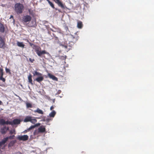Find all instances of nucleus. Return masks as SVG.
Returning <instances> with one entry per match:
<instances>
[{
    "label": "nucleus",
    "mask_w": 154,
    "mask_h": 154,
    "mask_svg": "<svg viewBox=\"0 0 154 154\" xmlns=\"http://www.w3.org/2000/svg\"><path fill=\"white\" fill-rule=\"evenodd\" d=\"M33 49L35 50V51L37 55L40 57H44V55L45 54H48L49 53L45 50H41V48L38 46L34 44V45L32 46Z\"/></svg>",
    "instance_id": "obj_1"
},
{
    "label": "nucleus",
    "mask_w": 154,
    "mask_h": 154,
    "mask_svg": "<svg viewBox=\"0 0 154 154\" xmlns=\"http://www.w3.org/2000/svg\"><path fill=\"white\" fill-rule=\"evenodd\" d=\"M15 10L17 14H20L22 13L24 9L23 5L20 3L16 4L14 6Z\"/></svg>",
    "instance_id": "obj_2"
},
{
    "label": "nucleus",
    "mask_w": 154,
    "mask_h": 154,
    "mask_svg": "<svg viewBox=\"0 0 154 154\" xmlns=\"http://www.w3.org/2000/svg\"><path fill=\"white\" fill-rule=\"evenodd\" d=\"M23 121L25 122H30L32 124H35L37 122L36 119H33V117L31 116H26L24 119Z\"/></svg>",
    "instance_id": "obj_3"
},
{
    "label": "nucleus",
    "mask_w": 154,
    "mask_h": 154,
    "mask_svg": "<svg viewBox=\"0 0 154 154\" xmlns=\"http://www.w3.org/2000/svg\"><path fill=\"white\" fill-rule=\"evenodd\" d=\"M29 139V136L27 135H24L22 136H18L17 137V139L20 141L22 140L26 141Z\"/></svg>",
    "instance_id": "obj_4"
},
{
    "label": "nucleus",
    "mask_w": 154,
    "mask_h": 154,
    "mask_svg": "<svg viewBox=\"0 0 154 154\" xmlns=\"http://www.w3.org/2000/svg\"><path fill=\"white\" fill-rule=\"evenodd\" d=\"M32 17L30 16L26 15L23 17L22 20L24 22L26 23L30 21Z\"/></svg>",
    "instance_id": "obj_5"
},
{
    "label": "nucleus",
    "mask_w": 154,
    "mask_h": 154,
    "mask_svg": "<svg viewBox=\"0 0 154 154\" xmlns=\"http://www.w3.org/2000/svg\"><path fill=\"white\" fill-rule=\"evenodd\" d=\"M9 128L8 127H7L6 126L2 128H1V133L3 134H5L7 131L9 130Z\"/></svg>",
    "instance_id": "obj_6"
},
{
    "label": "nucleus",
    "mask_w": 154,
    "mask_h": 154,
    "mask_svg": "<svg viewBox=\"0 0 154 154\" xmlns=\"http://www.w3.org/2000/svg\"><path fill=\"white\" fill-rule=\"evenodd\" d=\"M20 121L19 119H14L11 121V125L18 124L20 123Z\"/></svg>",
    "instance_id": "obj_7"
},
{
    "label": "nucleus",
    "mask_w": 154,
    "mask_h": 154,
    "mask_svg": "<svg viewBox=\"0 0 154 154\" xmlns=\"http://www.w3.org/2000/svg\"><path fill=\"white\" fill-rule=\"evenodd\" d=\"M38 131L41 133H43L45 131V128L43 126H41L38 129Z\"/></svg>",
    "instance_id": "obj_8"
},
{
    "label": "nucleus",
    "mask_w": 154,
    "mask_h": 154,
    "mask_svg": "<svg viewBox=\"0 0 154 154\" xmlns=\"http://www.w3.org/2000/svg\"><path fill=\"white\" fill-rule=\"evenodd\" d=\"M7 141V138H4L2 141L0 142V147L5 144Z\"/></svg>",
    "instance_id": "obj_9"
},
{
    "label": "nucleus",
    "mask_w": 154,
    "mask_h": 154,
    "mask_svg": "<svg viewBox=\"0 0 154 154\" xmlns=\"http://www.w3.org/2000/svg\"><path fill=\"white\" fill-rule=\"evenodd\" d=\"M44 79V77L42 76V75L36 78L35 80L37 82L40 83Z\"/></svg>",
    "instance_id": "obj_10"
},
{
    "label": "nucleus",
    "mask_w": 154,
    "mask_h": 154,
    "mask_svg": "<svg viewBox=\"0 0 154 154\" xmlns=\"http://www.w3.org/2000/svg\"><path fill=\"white\" fill-rule=\"evenodd\" d=\"M48 76L50 78L54 80L57 81L58 80L57 78L56 77L50 73L48 74Z\"/></svg>",
    "instance_id": "obj_11"
},
{
    "label": "nucleus",
    "mask_w": 154,
    "mask_h": 154,
    "mask_svg": "<svg viewBox=\"0 0 154 154\" xmlns=\"http://www.w3.org/2000/svg\"><path fill=\"white\" fill-rule=\"evenodd\" d=\"M34 112L35 113L37 112L39 114L42 115H43L44 114V112L43 111L40 109L39 108H37L36 110H34Z\"/></svg>",
    "instance_id": "obj_12"
},
{
    "label": "nucleus",
    "mask_w": 154,
    "mask_h": 154,
    "mask_svg": "<svg viewBox=\"0 0 154 154\" xmlns=\"http://www.w3.org/2000/svg\"><path fill=\"white\" fill-rule=\"evenodd\" d=\"M5 45V42L2 39V37H0V48H2Z\"/></svg>",
    "instance_id": "obj_13"
},
{
    "label": "nucleus",
    "mask_w": 154,
    "mask_h": 154,
    "mask_svg": "<svg viewBox=\"0 0 154 154\" xmlns=\"http://www.w3.org/2000/svg\"><path fill=\"white\" fill-rule=\"evenodd\" d=\"M77 27L79 29H81L83 26V24L82 22L79 21L77 23Z\"/></svg>",
    "instance_id": "obj_14"
},
{
    "label": "nucleus",
    "mask_w": 154,
    "mask_h": 154,
    "mask_svg": "<svg viewBox=\"0 0 154 154\" xmlns=\"http://www.w3.org/2000/svg\"><path fill=\"white\" fill-rule=\"evenodd\" d=\"M17 44L18 46L23 48H24L25 45L23 44V42H17Z\"/></svg>",
    "instance_id": "obj_15"
},
{
    "label": "nucleus",
    "mask_w": 154,
    "mask_h": 154,
    "mask_svg": "<svg viewBox=\"0 0 154 154\" xmlns=\"http://www.w3.org/2000/svg\"><path fill=\"white\" fill-rule=\"evenodd\" d=\"M28 78L29 82L32 85H33V84L32 83V75L31 74H29V75Z\"/></svg>",
    "instance_id": "obj_16"
},
{
    "label": "nucleus",
    "mask_w": 154,
    "mask_h": 154,
    "mask_svg": "<svg viewBox=\"0 0 154 154\" xmlns=\"http://www.w3.org/2000/svg\"><path fill=\"white\" fill-rule=\"evenodd\" d=\"M5 27L4 25L1 24H0V32H3L5 31Z\"/></svg>",
    "instance_id": "obj_17"
},
{
    "label": "nucleus",
    "mask_w": 154,
    "mask_h": 154,
    "mask_svg": "<svg viewBox=\"0 0 154 154\" xmlns=\"http://www.w3.org/2000/svg\"><path fill=\"white\" fill-rule=\"evenodd\" d=\"M73 40L72 41H70L69 42V46L71 47V45H73L74 43L76 42V39H75V41H74V39H75L74 38H73Z\"/></svg>",
    "instance_id": "obj_18"
},
{
    "label": "nucleus",
    "mask_w": 154,
    "mask_h": 154,
    "mask_svg": "<svg viewBox=\"0 0 154 154\" xmlns=\"http://www.w3.org/2000/svg\"><path fill=\"white\" fill-rule=\"evenodd\" d=\"M33 74L34 76L37 75L39 76H41L42 75V74L41 73L39 72H38L36 71H34V72H33Z\"/></svg>",
    "instance_id": "obj_19"
},
{
    "label": "nucleus",
    "mask_w": 154,
    "mask_h": 154,
    "mask_svg": "<svg viewBox=\"0 0 154 154\" xmlns=\"http://www.w3.org/2000/svg\"><path fill=\"white\" fill-rule=\"evenodd\" d=\"M61 46L65 49V51L68 52L70 49V48L67 49L68 46L67 45H64L62 44L60 45Z\"/></svg>",
    "instance_id": "obj_20"
},
{
    "label": "nucleus",
    "mask_w": 154,
    "mask_h": 154,
    "mask_svg": "<svg viewBox=\"0 0 154 154\" xmlns=\"http://www.w3.org/2000/svg\"><path fill=\"white\" fill-rule=\"evenodd\" d=\"M56 113V112L54 110H53L50 113L49 116L50 117H54L55 116Z\"/></svg>",
    "instance_id": "obj_21"
},
{
    "label": "nucleus",
    "mask_w": 154,
    "mask_h": 154,
    "mask_svg": "<svg viewBox=\"0 0 154 154\" xmlns=\"http://www.w3.org/2000/svg\"><path fill=\"white\" fill-rule=\"evenodd\" d=\"M16 141L13 140L10 142L8 144L9 147H11L14 146L15 143H16Z\"/></svg>",
    "instance_id": "obj_22"
},
{
    "label": "nucleus",
    "mask_w": 154,
    "mask_h": 154,
    "mask_svg": "<svg viewBox=\"0 0 154 154\" xmlns=\"http://www.w3.org/2000/svg\"><path fill=\"white\" fill-rule=\"evenodd\" d=\"M5 121L3 119H0V125H4L5 124Z\"/></svg>",
    "instance_id": "obj_23"
},
{
    "label": "nucleus",
    "mask_w": 154,
    "mask_h": 154,
    "mask_svg": "<svg viewBox=\"0 0 154 154\" xmlns=\"http://www.w3.org/2000/svg\"><path fill=\"white\" fill-rule=\"evenodd\" d=\"M48 3L51 6V7L53 8H55L54 5V4L51 2L49 0H46Z\"/></svg>",
    "instance_id": "obj_24"
},
{
    "label": "nucleus",
    "mask_w": 154,
    "mask_h": 154,
    "mask_svg": "<svg viewBox=\"0 0 154 154\" xmlns=\"http://www.w3.org/2000/svg\"><path fill=\"white\" fill-rule=\"evenodd\" d=\"M57 4L59 6H60L61 8H65L64 6L60 1Z\"/></svg>",
    "instance_id": "obj_25"
},
{
    "label": "nucleus",
    "mask_w": 154,
    "mask_h": 154,
    "mask_svg": "<svg viewBox=\"0 0 154 154\" xmlns=\"http://www.w3.org/2000/svg\"><path fill=\"white\" fill-rule=\"evenodd\" d=\"M27 108H32V105L31 103H26Z\"/></svg>",
    "instance_id": "obj_26"
},
{
    "label": "nucleus",
    "mask_w": 154,
    "mask_h": 154,
    "mask_svg": "<svg viewBox=\"0 0 154 154\" xmlns=\"http://www.w3.org/2000/svg\"><path fill=\"white\" fill-rule=\"evenodd\" d=\"M37 126V125H32L28 129V131H29L31 130L34 129L35 127H36Z\"/></svg>",
    "instance_id": "obj_27"
},
{
    "label": "nucleus",
    "mask_w": 154,
    "mask_h": 154,
    "mask_svg": "<svg viewBox=\"0 0 154 154\" xmlns=\"http://www.w3.org/2000/svg\"><path fill=\"white\" fill-rule=\"evenodd\" d=\"M39 133H40V132H39V131H38V130H35L34 132V133H33V134L34 135H38Z\"/></svg>",
    "instance_id": "obj_28"
},
{
    "label": "nucleus",
    "mask_w": 154,
    "mask_h": 154,
    "mask_svg": "<svg viewBox=\"0 0 154 154\" xmlns=\"http://www.w3.org/2000/svg\"><path fill=\"white\" fill-rule=\"evenodd\" d=\"M10 133L11 134H15L16 133H15V130L14 129V130H11L10 131Z\"/></svg>",
    "instance_id": "obj_29"
},
{
    "label": "nucleus",
    "mask_w": 154,
    "mask_h": 154,
    "mask_svg": "<svg viewBox=\"0 0 154 154\" xmlns=\"http://www.w3.org/2000/svg\"><path fill=\"white\" fill-rule=\"evenodd\" d=\"M5 124H9L11 125V122L9 121H5Z\"/></svg>",
    "instance_id": "obj_30"
},
{
    "label": "nucleus",
    "mask_w": 154,
    "mask_h": 154,
    "mask_svg": "<svg viewBox=\"0 0 154 154\" xmlns=\"http://www.w3.org/2000/svg\"><path fill=\"white\" fill-rule=\"evenodd\" d=\"M3 69H1L0 70V76H3Z\"/></svg>",
    "instance_id": "obj_31"
},
{
    "label": "nucleus",
    "mask_w": 154,
    "mask_h": 154,
    "mask_svg": "<svg viewBox=\"0 0 154 154\" xmlns=\"http://www.w3.org/2000/svg\"><path fill=\"white\" fill-rule=\"evenodd\" d=\"M14 135H13L12 136H10L9 137H7L6 138H7L8 140L9 139H13L14 138Z\"/></svg>",
    "instance_id": "obj_32"
},
{
    "label": "nucleus",
    "mask_w": 154,
    "mask_h": 154,
    "mask_svg": "<svg viewBox=\"0 0 154 154\" xmlns=\"http://www.w3.org/2000/svg\"><path fill=\"white\" fill-rule=\"evenodd\" d=\"M0 79L2 80L3 82H5V79L3 78V76H0Z\"/></svg>",
    "instance_id": "obj_33"
},
{
    "label": "nucleus",
    "mask_w": 154,
    "mask_h": 154,
    "mask_svg": "<svg viewBox=\"0 0 154 154\" xmlns=\"http://www.w3.org/2000/svg\"><path fill=\"white\" fill-rule=\"evenodd\" d=\"M5 70H6V72L7 73H11V72H10V70L8 69L7 68H5Z\"/></svg>",
    "instance_id": "obj_34"
},
{
    "label": "nucleus",
    "mask_w": 154,
    "mask_h": 154,
    "mask_svg": "<svg viewBox=\"0 0 154 154\" xmlns=\"http://www.w3.org/2000/svg\"><path fill=\"white\" fill-rule=\"evenodd\" d=\"M28 43H29V44L32 47V46L33 45H34V44L30 42H29V41H27Z\"/></svg>",
    "instance_id": "obj_35"
},
{
    "label": "nucleus",
    "mask_w": 154,
    "mask_h": 154,
    "mask_svg": "<svg viewBox=\"0 0 154 154\" xmlns=\"http://www.w3.org/2000/svg\"><path fill=\"white\" fill-rule=\"evenodd\" d=\"M29 61H30L32 63L34 60V59H32L31 58H29Z\"/></svg>",
    "instance_id": "obj_36"
},
{
    "label": "nucleus",
    "mask_w": 154,
    "mask_h": 154,
    "mask_svg": "<svg viewBox=\"0 0 154 154\" xmlns=\"http://www.w3.org/2000/svg\"><path fill=\"white\" fill-rule=\"evenodd\" d=\"M54 37L55 38V39L57 40H59L58 38L56 36H54Z\"/></svg>",
    "instance_id": "obj_37"
},
{
    "label": "nucleus",
    "mask_w": 154,
    "mask_h": 154,
    "mask_svg": "<svg viewBox=\"0 0 154 154\" xmlns=\"http://www.w3.org/2000/svg\"><path fill=\"white\" fill-rule=\"evenodd\" d=\"M60 1L59 0H56L55 2L56 3L58 4Z\"/></svg>",
    "instance_id": "obj_38"
},
{
    "label": "nucleus",
    "mask_w": 154,
    "mask_h": 154,
    "mask_svg": "<svg viewBox=\"0 0 154 154\" xmlns=\"http://www.w3.org/2000/svg\"><path fill=\"white\" fill-rule=\"evenodd\" d=\"M28 131V129H27V130H25L24 131H23V133H26L28 131Z\"/></svg>",
    "instance_id": "obj_39"
},
{
    "label": "nucleus",
    "mask_w": 154,
    "mask_h": 154,
    "mask_svg": "<svg viewBox=\"0 0 154 154\" xmlns=\"http://www.w3.org/2000/svg\"><path fill=\"white\" fill-rule=\"evenodd\" d=\"M54 108V107L53 106H51L50 107V109L51 110H52Z\"/></svg>",
    "instance_id": "obj_40"
},
{
    "label": "nucleus",
    "mask_w": 154,
    "mask_h": 154,
    "mask_svg": "<svg viewBox=\"0 0 154 154\" xmlns=\"http://www.w3.org/2000/svg\"><path fill=\"white\" fill-rule=\"evenodd\" d=\"M16 154H22V153L20 152H17L16 153Z\"/></svg>",
    "instance_id": "obj_41"
},
{
    "label": "nucleus",
    "mask_w": 154,
    "mask_h": 154,
    "mask_svg": "<svg viewBox=\"0 0 154 154\" xmlns=\"http://www.w3.org/2000/svg\"><path fill=\"white\" fill-rule=\"evenodd\" d=\"M55 10H57L59 11L60 12V9H58L57 8H55Z\"/></svg>",
    "instance_id": "obj_42"
},
{
    "label": "nucleus",
    "mask_w": 154,
    "mask_h": 154,
    "mask_svg": "<svg viewBox=\"0 0 154 154\" xmlns=\"http://www.w3.org/2000/svg\"><path fill=\"white\" fill-rule=\"evenodd\" d=\"M13 18V16L12 15H11L10 18Z\"/></svg>",
    "instance_id": "obj_43"
},
{
    "label": "nucleus",
    "mask_w": 154,
    "mask_h": 154,
    "mask_svg": "<svg viewBox=\"0 0 154 154\" xmlns=\"http://www.w3.org/2000/svg\"><path fill=\"white\" fill-rule=\"evenodd\" d=\"M2 102L1 100H0V105H1L2 104Z\"/></svg>",
    "instance_id": "obj_44"
},
{
    "label": "nucleus",
    "mask_w": 154,
    "mask_h": 154,
    "mask_svg": "<svg viewBox=\"0 0 154 154\" xmlns=\"http://www.w3.org/2000/svg\"><path fill=\"white\" fill-rule=\"evenodd\" d=\"M66 56L64 58V59H66Z\"/></svg>",
    "instance_id": "obj_45"
},
{
    "label": "nucleus",
    "mask_w": 154,
    "mask_h": 154,
    "mask_svg": "<svg viewBox=\"0 0 154 154\" xmlns=\"http://www.w3.org/2000/svg\"><path fill=\"white\" fill-rule=\"evenodd\" d=\"M38 118V119H40V118Z\"/></svg>",
    "instance_id": "obj_46"
}]
</instances>
